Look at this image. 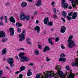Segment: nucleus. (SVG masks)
<instances>
[{
    "label": "nucleus",
    "mask_w": 78,
    "mask_h": 78,
    "mask_svg": "<svg viewBox=\"0 0 78 78\" xmlns=\"http://www.w3.org/2000/svg\"><path fill=\"white\" fill-rule=\"evenodd\" d=\"M59 40L60 39L58 37H57L55 40V42H58L59 41Z\"/></svg>",
    "instance_id": "35"
},
{
    "label": "nucleus",
    "mask_w": 78,
    "mask_h": 78,
    "mask_svg": "<svg viewBox=\"0 0 78 78\" xmlns=\"http://www.w3.org/2000/svg\"><path fill=\"white\" fill-rule=\"evenodd\" d=\"M34 30L35 31H37V33H39L41 32L40 27L38 26H36L35 28H34Z\"/></svg>",
    "instance_id": "13"
},
{
    "label": "nucleus",
    "mask_w": 78,
    "mask_h": 78,
    "mask_svg": "<svg viewBox=\"0 0 78 78\" xmlns=\"http://www.w3.org/2000/svg\"><path fill=\"white\" fill-rule=\"evenodd\" d=\"M55 70H57V72L58 74L62 78H65L66 75H64V74L62 71H60L61 69L59 68V66L57 65L55 66Z\"/></svg>",
    "instance_id": "4"
},
{
    "label": "nucleus",
    "mask_w": 78,
    "mask_h": 78,
    "mask_svg": "<svg viewBox=\"0 0 78 78\" xmlns=\"http://www.w3.org/2000/svg\"><path fill=\"white\" fill-rule=\"evenodd\" d=\"M34 65V64L32 63H31L29 64V66H33Z\"/></svg>",
    "instance_id": "50"
},
{
    "label": "nucleus",
    "mask_w": 78,
    "mask_h": 78,
    "mask_svg": "<svg viewBox=\"0 0 78 78\" xmlns=\"http://www.w3.org/2000/svg\"><path fill=\"white\" fill-rule=\"evenodd\" d=\"M26 31V30H24L22 32V33L20 35H19V37H20V41H22V40H24L25 39V34H24L25 32Z\"/></svg>",
    "instance_id": "5"
},
{
    "label": "nucleus",
    "mask_w": 78,
    "mask_h": 78,
    "mask_svg": "<svg viewBox=\"0 0 78 78\" xmlns=\"http://www.w3.org/2000/svg\"><path fill=\"white\" fill-rule=\"evenodd\" d=\"M72 65L74 67L76 66H78V62L76 61L75 62H73L72 63Z\"/></svg>",
    "instance_id": "20"
},
{
    "label": "nucleus",
    "mask_w": 78,
    "mask_h": 78,
    "mask_svg": "<svg viewBox=\"0 0 78 78\" xmlns=\"http://www.w3.org/2000/svg\"><path fill=\"white\" fill-rule=\"evenodd\" d=\"M7 62L10 65V67H14V62L12 58H10L7 59Z\"/></svg>",
    "instance_id": "6"
},
{
    "label": "nucleus",
    "mask_w": 78,
    "mask_h": 78,
    "mask_svg": "<svg viewBox=\"0 0 78 78\" xmlns=\"http://www.w3.org/2000/svg\"><path fill=\"white\" fill-rule=\"evenodd\" d=\"M66 30V27H65L64 26H62L61 28L60 31L62 33H65Z\"/></svg>",
    "instance_id": "14"
},
{
    "label": "nucleus",
    "mask_w": 78,
    "mask_h": 78,
    "mask_svg": "<svg viewBox=\"0 0 78 78\" xmlns=\"http://www.w3.org/2000/svg\"><path fill=\"white\" fill-rule=\"evenodd\" d=\"M66 0H62V3H63L66 2Z\"/></svg>",
    "instance_id": "48"
},
{
    "label": "nucleus",
    "mask_w": 78,
    "mask_h": 78,
    "mask_svg": "<svg viewBox=\"0 0 78 78\" xmlns=\"http://www.w3.org/2000/svg\"><path fill=\"white\" fill-rule=\"evenodd\" d=\"M34 54L35 55H39V51L37 49L35 50Z\"/></svg>",
    "instance_id": "25"
},
{
    "label": "nucleus",
    "mask_w": 78,
    "mask_h": 78,
    "mask_svg": "<svg viewBox=\"0 0 78 78\" xmlns=\"http://www.w3.org/2000/svg\"><path fill=\"white\" fill-rule=\"evenodd\" d=\"M54 3H55V2H52V3H51L52 5H54Z\"/></svg>",
    "instance_id": "61"
},
{
    "label": "nucleus",
    "mask_w": 78,
    "mask_h": 78,
    "mask_svg": "<svg viewBox=\"0 0 78 78\" xmlns=\"http://www.w3.org/2000/svg\"><path fill=\"white\" fill-rule=\"evenodd\" d=\"M20 71H16V72H15V75H17V74H18V73H20Z\"/></svg>",
    "instance_id": "45"
},
{
    "label": "nucleus",
    "mask_w": 78,
    "mask_h": 78,
    "mask_svg": "<svg viewBox=\"0 0 78 78\" xmlns=\"http://www.w3.org/2000/svg\"><path fill=\"white\" fill-rule=\"evenodd\" d=\"M2 53L3 55H5V54H6V53H7V51H6V48L3 49L2 51Z\"/></svg>",
    "instance_id": "22"
},
{
    "label": "nucleus",
    "mask_w": 78,
    "mask_h": 78,
    "mask_svg": "<svg viewBox=\"0 0 78 78\" xmlns=\"http://www.w3.org/2000/svg\"><path fill=\"white\" fill-rule=\"evenodd\" d=\"M15 58H16V59H18V60H19V59H18L19 58H18L17 55H16V56Z\"/></svg>",
    "instance_id": "59"
},
{
    "label": "nucleus",
    "mask_w": 78,
    "mask_h": 78,
    "mask_svg": "<svg viewBox=\"0 0 78 78\" xmlns=\"http://www.w3.org/2000/svg\"><path fill=\"white\" fill-rule=\"evenodd\" d=\"M45 34H46V31L45 30H44V35Z\"/></svg>",
    "instance_id": "62"
},
{
    "label": "nucleus",
    "mask_w": 78,
    "mask_h": 78,
    "mask_svg": "<svg viewBox=\"0 0 78 78\" xmlns=\"http://www.w3.org/2000/svg\"><path fill=\"white\" fill-rule=\"evenodd\" d=\"M66 68L67 70H69V71L70 72H72V70H70L69 69L70 67L69 66H66Z\"/></svg>",
    "instance_id": "29"
},
{
    "label": "nucleus",
    "mask_w": 78,
    "mask_h": 78,
    "mask_svg": "<svg viewBox=\"0 0 78 78\" xmlns=\"http://www.w3.org/2000/svg\"><path fill=\"white\" fill-rule=\"evenodd\" d=\"M5 20H7V16H5Z\"/></svg>",
    "instance_id": "60"
},
{
    "label": "nucleus",
    "mask_w": 78,
    "mask_h": 78,
    "mask_svg": "<svg viewBox=\"0 0 78 78\" xmlns=\"http://www.w3.org/2000/svg\"><path fill=\"white\" fill-rule=\"evenodd\" d=\"M73 38V36L71 35L69 38L68 40V47L69 48H73V47H75L76 46V44H75V41H72V39Z\"/></svg>",
    "instance_id": "2"
},
{
    "label": "nucleus",
    "mask_w": 78,
    "mask_h": 78,
    "mask_svg": "<svg viewBox=\"0 0 78 78\" xmlns=\"http://www.w3.org/2000/svg\"><path fill=\"white\" fill-rule=\"evenodd\" d=\"M61 19L62 20H63L64 22H66V20H65V19H64V18H62Z\"/></svg>",
    "instance_id": "53"
},
{
    "label": "nucleus",
    "mask_w": 78,
    "mask_h": 78,
    "mask_svg": "<svg viewBox=\"0 0 78 78\" xmlns=\"http://www.w3.org/2000/svg\"><path fill=\"white\" fill-rule=\"evenodd\" d=\"M53 11L55 14H56V9L55 8H53Z\"/></svg>",
    "instance_id": "36"
},
{
    "label": "nucleus",
    "mask_w": 78,
    "mask_h": 78,
    "mask_svg": "<svg viewBox=\"0 0 78 78\" xmlns=\"http://www.w3.org/2000/svg\"><path fill=\"white\" fill-rule=\"evenodd\" d=\"M30 70H31V69H29L27 75L28 76H31V75H32V72H30Z\"/></svg>",
    "instance_id": "23"
},
{
    "label": "nucleus",
    "mask_w": 78,
    "mask_h": 78,
    "mask_svg": "<svg viewBox=\"0 0 78 78\" xmlns=\"http://www.w3.org/2000/svg\"><path fill=\"white\" fill-rule=\"evenodd\" d=\"M26 69V67L25 66H21L20 67V72H22V71H23L25 69Z\"/></svg>",
    "instance_id": "21"
},
{
    "label": "nucleus",
    "mask_w": 78,
    "mask_h": 78,
    "mask_svg": "<svg viewBox=\"0 0 78 78\" xmlns=\"http://www.w3.org/2000/svg\"><path fill=\"white\" fill-rule=\"evenodd\" d=\"M46 60L48 62V61H50V59H49V58L48 57H47L46 58Z\"/></svg>",
    "instance_id": "41"
},
{
    "label": "nucleus",
    "mask_w": 78,
    "mask_h": 78,
    "mask_svg": "<svg viewBox=\"0 0 78 78\" xmlns=\"http://www.w3.org/2000/svg\"><path fill=\"white\" fill-rule=\"evenodd\" d=\"M48 50H50V48L47 46H46L43 49V52L45 53L47 51H48Z\"/></svg>",
    "instance_id": "16"
},
{
    "label": "nucleus",
    "mask_w": 78,
    "mask_h": 78,
    "mask_svg": "<svg viewBox=\"0 0 78 78\" xmlns=\"http://www.w3.org/2000/svg\"><path fill=\"white\" fill-rule=\"evenodd\" d=\"M37 11H36L34 13V15H36L37 14Z\"/></svg>",
    "instance_id": "57"
},
{
    "label": "nucleus",
    "mask_w": 78,
    "mask_h": 78,
    "mask_svg": "<svg viewBox=\"0 0 78 78\" xmlns=\"http://www.w3.org/2000/svg\"><path fill=\"white\" fill-rule=\"evenodd\" d=\"M9 20L11 22H12V23H15L16 22V21L14 18H13V17L11 16L9 19Z\"/></svg>",
    "instance_id": "18"
},
{
    "label": "nucleus",
    "mask_w": 78,
    "mask_h": 78,
    "mask_svg": "<svg viewBox=\"0 0 78 78\" xmlns=\"http://www.w3.org/2000/svg\"><path fill=\"white\" fill-rule=\"evenodd\" d=\"M17 29H18V33H20V32H21V29H20V28H18L17 27Z\"/></svg>",
    "instance_id": "37"
},
{
    "label": "nucleus",
    "mask_w": 78,
    "mask_h": 78,
    "mask_svg": "<svg viewBox=\"0 0 78 78\" xmlns=\"http://www.w3.org/2000/svg\"><path fill=\"white\" fill-rule=\"evenodd\" d=\"M66 17L67 18V19H68V20L69 21L71 20H72V17H70L69 16H66Z\"/></svg>",
    "instance_id": "30"
},
{
    "label": "nucleus",
    "mask_w": 78,
    "mask_h": 78,
    "mask_svg": "<svg viewBox=\"0 0 78 78\" xmlns=\"http://www.w3.org/2000/svg\"><path fill=\"white\" fill-rule=\"evenodd\" d=\"M16 27H21L22 26V24L21 23H16Z\"/></svg>",
    "instance_id": "26"
},
{
    "label": "nucleus",
    "mask_w": 78,
    "mask_h": 78,
    "mask_svg": "<svg viewBox=\"0 0 78 78\" xmlns=\"http://www.w3.org/2000/svg\"><path fill=\"white\" fill-rule=\"evenodd\" d=\"M62 6L64 9H67L69 6V5L66 3H62Z\"/></svg>",
    "instance_id": "10"
},
{
    "label": "nucleus",
    "mask_w": 78,
    "mask_h": 78,
    "mask_svg": "<svg viewBox=\"0 0 78 78\" xmlns=\"http://www.w3.org/2000/svg\"><path fill=\"white\" fill-rule=\"evenodd\" d=\"M69 1L71 2V3H72V6L73 7L75 8L76 7V4H78V0H75L74 1L73 0H69Z\"/></svg>",
    "instance_id": "8"
},
{
    "label": "nucleus",
    "mask_w": 78,
    "mask_h": 78,
    "mask_svg": "<svg viewBox=\"0 0 78 78\" xmlns=\"http://www.w3.org/2000/svg\"><path fill=\"white\" fill-rule=\"evenodd\" d=\"M5 32L4 31L0 32V37H5Z\"/></svg>",
    "instance_id": "17"
},
{
    "label": "nucleus",
    "mask_w": 78,
    "mask_h": 78,
    "mask_svg": "<svg viewBox=\"0 0 78 78\" xmlns=\"http://www.w3.org/2000/svg\"><path fill=\"white\" fill-rule=\"evenodd\" d=\"M3 74V71L0 70V75H2Z\"/></svg>",
    "instance_id": "49"
},
{
    "label": "nucleus",
    "mask_w": 78,
    "mask_h": 78,
    "mask_svg": "<svg viewBox=\"0 0 78 78\" xmlns=\"http://www.w3.org/2000/svg\"><path fill=\"white\" fill-rule=\"evenodd\" d=\"M4 24H3V21H1V22L0 23V25L1 26H2Z\"/></svg>",
    "instance_id": "40"
},
{
    "label": "nucleus",
    "mask_w": 78,
    "mask_h": 78,
    "mask_svg": "<svg viewBox=\"0 0 78 78\" xmlns=\"http://www.w3.org/2000/svg\"><path fill=\"white\" fill-rule=\"evenodd\" d=\"M78 15V14L76 12H74L72 16V19H75L77 17V16Z\"/></svg>",
    "instance_id": "12"
},
{
    "label": "nucleus",
    "mask_w": 78,
    "mask_h": 78,
    "mask_svg": "<svg viewBox=\"0 0 78 78\" xmlns=\"http://www.w3.org/2000/svg\"><path fill=\"white\" fill-rule=\"evenodd\" d=\"M43 75L42 78H48V77H50L52 76H54L55 78H58V76L55 75V73L53 72L46 71L44 73H43Z\"/></svg>",
    "instance_id": "1"
},
{
    "label": "nucleus",
    "mask_w": 78,
    "mask_h": 78,
    "mask_svg": "<svg viewBox=\"0 0 78 78\" xmlns=\"http://www.w3.org/2000/svg\"><path fill=\"white\" fill-rule=\"evenodd\" d=\"M3 19V16H1V17H0V20H2V19Z\"/></svg>",
    "instance_id": "56"
},
{
    "label": "nucleus",
    "mask_w": 78,
    "mask_h": 78,
    "mask_svg": "<svg viewBox=\"0 0 78 78\" xmlns=\"http://www.w3.org/2000/svg\"><path fill=\"white\" fill-rule=\"evenodd\" d=\"M61 48L62 49H65V47L63 46V45L62 44V46H61Z\"/></svg>",
    "instance_id": "47"
},
{
    "label": "nucleus",
    "mask_w": 78,
    "mask_h": 78,
    "mask_svg": "<svg viewBox=\"0 0 78 78\" xmlns=\"http://www.w3.org/2000/svg\"><path fill=\"white\" fill-rule=\"evenodd\" d=\"M19 78H22L23 77V75L21 74L19 76Z\"/></svg>",
    "instance_id": "43"
},
{
    "label": "nucleus",
    "mask_w": 78,
    "mask_h": 78,
    "mask_svg": "<svg viewBox=\"0 0 78 78\" xmlns=\"http://www.w3.org/2000/svg\"><path fill=\"white\" fill-rule=\"evenodd\" d=\"M20 50H23V51H24V50H25V49L23 48H20Z\"/></svg>",
    "instance_id": "58"
},
{
    "label": "nucleus",
    "mask_w": 78,
    "mask_h": 78,
    "mask_svg": "<svg viewBox=\"0 0 78 78\" xmlns=\"http://www.w3.org/2000/svg\"><path fill=\"white\" fill-rule=\"evenodd\" d=\"M38 47L39 48V49H41V48H42V46L41 45H39L38 46Z\"/></svg>",
    "instance_id": "44"
},
{
    "label": "nucleus",
    "mask_w": 78,
    "mask_h": 78,
    "mask_svg": "<svg viewBox=\"0 0 78 78\" xmlns=\"http://www.w3.org/2000/svg\"><path fill=\"white\" fill-rule=\"evenodd\" d=\"M53 17L55 19H57V18H58V16H57V15H54Z\"/></svg>",
    "instance_id": "39"
},
{
    "label": "nucleus",
    "mask_w": 78,
    "mask_h": 78,
    "mask_svg": "<svg viewBox=\"0 0 78 78\" xmlns=\"http://www.w3.org/2000/svg\"><path fill=\"white\" fill-rule=\"evenodd\" d=\"M59 61L60 62L61 61H64V62H65L66 61V58H60L59 59Z\"/></svg>",
    "instance_id": "24"
},
{
    "label": "nucleus",
    "mask_w": 78,
    "mask_h": 78,
    "mask_svg": "<svg viewBox=\"0 0 78 78\" xmlns=\"http://www.w3.org/2000/svg\"><path fill=\"white\" fill-rule=\"evenodd\" d=\"M2 42H5V39L3 38L2 40Z\"/></svg>",
    "instance_id": "52"
},
{
    "label": "nucleus",
    "mask_w": 78,
    "mask_h": 78,
    "mask_svg": "<svg viewBox=\"0 0 78 78\" xmlns=\"http://www.w3.org/2000/svg\"><path fill=\"white\" fill-rule=\"evenodd\" d=\"M29 20L30 19V18L29 16H26V15L25 16V20Z\"/></svg>",
    "instance_id": "31"
},
{
    "label": "nucleus",
    "mask_w": 78,
    "mask_h": 78,
    "mask_svg": "<svg viewBox=\"0 0 78 78\" xmlns=\"http://www.w3.org/2000/svg\"><path fill=\"white\" fill-rule=\"evenodd\" d=\"M10 31V34L11 36H13L14 34V29L12 27L9 29Z\"/></svg>",
    "instance_id": "9"
},
{
    "label": "nucleus",
    "mask_w": 78,
    "mask_h": 78,
    "mask_svg": "<svg viewBox=\"0 0 78 78\" xmlns=\"http://www.w3.org/2000/svg\"><path fill=\"white\" fill-rule=\"evenodd\" d=\"M65 56H65V55L63 53H62L60 56V58H63V57H65Z\"/></svg>",
    "instance_id": "33"
},
{
    "label": "nucleus",
    "mask_w": 78,
    "mask_h": 78,
    "mask_svg": "<svg viewBox=\"0 0 78 78\" xmlns=\"http://www.w3.org/2000/svg\"><path fill=\"white\" fill-rule=\"evenodd\" d=\"M26 41H27V42H28V41H30V38H27L26 39Z\"/></svg>",
    "instance_id": "46"
},
{
    "label": "nucleus",
    "mask_w": 78,
    "mask_h": 78,
    "mask_svg": "<svg viewBox=\"0 0 78 78\" xmlns=\"http://www.w3.org/2000/svg\"><path fill=\"white\" fill-rule=\"evenodd\" d=\"M73 14V12H70L68 13V15L69 16H72Z\"/></svg>",
    "instance_id": "32"
},
{
    "label": "nucleus",
    "mask_w": 78,
    "mask_h": 78,
    "mask_svg": "<svg viewBox=\"0 0 78 78\" xmlns=\"http://www.w3.org/2000/svg\"><path fill=\"white\" fill-rule=\"evenodd\" d=\"M48 42L49 44H50L51 45H53V42L51 41V38L50 37L48 39Z\"/></svg>",
    "instance_id": "19"
},
{
    "label": "nucleus",
    "mask_w": 78,
    "mask_h": 78,
    "mask_svg": "<svg viewBox=\"0 0 78 78\" xmlns=\"http://www.w3.org/2000/svg\"><path fill=\"white\" fill-rule=\"evenodd\" d=\"M25 54V53L24 52H21L20 53L19 55L20 58H21L20 59L21 62H25V61H28L30 60L29 58L24 56V55Z\"/></svg>",
    "instance_id": "3"
},
{
    "label": "nucleus",
    "mask_w": 78,
    "mask_h": 78,
    "mask_svg": "<svg viewBox=\"0 0 78 78\" xmlns=\"http://www.w3.org/2000/svg\"><path fill=\"white\" fill-rule=\"evenodd\" d=\"M42 0H38L37 1V3L35 4V5L37 6H40L41 5H42Z\"/></svg>",
    "instance_id": "15"
},
{
    "label": "nucleus",
    "mask_w": 78,
    "mask_h": 78,
    "mask_svg": "<svg viewBox=\"0 0 78 78\" xmlns=\"http://www.w3.org/2000/svg\"><path fill=\"white\" fill-rule=\"evenodd\" d=\"M27 42V44H29V45H31V41H28Z\"/></svg>",
    "instance_id": "42"
},
{
    "label": "nucleus",
    "mask_w": 78,
    "mask_h": 78,
    "mask_svg": "<svg viewBox=\"0 0 78 78\" xmlns=\"http://www.w3.org/2000/svg\"><path fill=\"white\" fill-rule=\"evenodd\" d=\"M8 40V39L7 38H6L5 39V41H7Z\"/></svg>",
    "instance_id": "64"
},
{
    "label": "nucleus",
    "mask_w": 78,
    "mask_h": 78,
    "mask_svg": "<svg viewBox=\"0 0 78 78\" xmlns=\"http://www.w3.org/2000/svg\"><path fill=\"white\" fill-rule=\"evenodd\" d=\"M68 8L69 9H72V7L71 6V5H69L68 7Z\"/></svg>",
    "instance_id": "51"
},
{
    "label": "nucleus",
    "mask_w": 78,
    "mask_h": 78,
    "mask_svg": "<svg viewBox=\"0 0 78 78\" xmlns=\"http://www.w3.org/2000/svg\"><path fill=\"white\" fill-rule=\"evenodd\" d=\"M9 5H10V3H9V2H7L6 3V5L7 6H9Z\"/></svg>",
    "instance_id": "54"
},
{
    "label": "nucleus",
    "mask_w": 78,
    "mask_h": 78,
    "mask_svg": "<svg viewBox=\"0 0 78 78\" xmlns=\"http://www.w3.org/2000/svg\"><path fill=\"white\" fill-rule=\"evenodd\" d=\"M27 5V4L25 2H23L21 4L22 6L23 7H25Z\"/></svg>",
    "instance_id": "28"
},
{
    "label": "nucleus",
    "mask_w": 78,
    "mask_h": 78,
    "mask_svg": "<svg viewBox=\"0 0 78 78\" xmlns=\"http://www.w3.org/2000/svg\"><path fill=\"white\" fill-rule=\"evenodd\" d=\"M35 78H41L40 77V76L39 74H37L36 75Z\"/></svg>",
    "instance_id": "38"
},
{
    "label": "nucleus",
    "mask_w": 78,
    "mask_h": 78,
    "mask_svg": "<svg viewBox=\"0 0 78 78\" xmlns=\"http://www.w3.org/2000/svg\"><path fill=\"white\" fill-rule=\"evenodd\" d=\"M25 15L23 14H21L20 16V18L21 20L24 21L25 20Z\"/></svg>",
    "instance_id": "11"
},
{
    "label": "nucleus",
    "mask_w": 78,
    "mask_h": 78,
    "mask_svg": "<svg viewBox=\"0 0 78 78\" xmlns=\"http://www.w3.org/2000/svg\"><path fill=\"white\" fill-rule=\"evenodd\" d=\"M43 22L45 25L49 24L51 26L53 25V23L51 22H49L48 17L44 19Z\"/></svg>",
    "instance_id": "7"
},
{
    "label": "nucleus",
    "mask_w": 78,
    "mask_h": 78,
    "mask_svg": "<svg viewBox=\"0 0 78 78\" xmlns=\"http://www.w3.org/2000/svg\"><path fill=\"white\" fill-rule=\"evenodd\" d=\"M62 14L63 17H64V18H65V17H66V15H67V13H66V12L63 11Z\"/></svg>",
    "instance_id": "27"
},
{
    "label": "nucleus",
    "mask_w": 78,
    "mask_h": 78,
    "mask_svg": "<svg viewBox=\"0 0 78 78\" xmlns=\"http://www.w3.org/2000/svg\"><path fill=\"white\" fill-rule=\"evenodd\" d=\"M69 76H68V78H73V76L72 75L70 74V73H69Z\"/></svg>",
    "instance_id": "34"
},
{
    "label": "nucleus",
    "mask_w": 78,
    "mask_h": 78,
    "mask_svg": "<svg viewBox=\"0 0 78 78\" xmlns=\"http://www.w3.org/2000/svg\"><path fill=\"white\" fill-rule=\"evenodd\" d=\"M36 23H37V24H38V23H39V20H37L36 21Z\"/></svg>",
    "instance_id": "55"
},
{
    "label": "nucleus",
    "mask_w": 78,
    "mask_h": 78,
    "mask_svg": "<svg viewBox=\"0 0 78 78\" xmlns=\"http://www.w3.org/2000/svg\"><path fill=\"white\" fill-rule=\"evenodd\" d=\"M28 2H31L33 0H27Z\"/></svg>",
    "instance_id": "63"
}]
</instances>
